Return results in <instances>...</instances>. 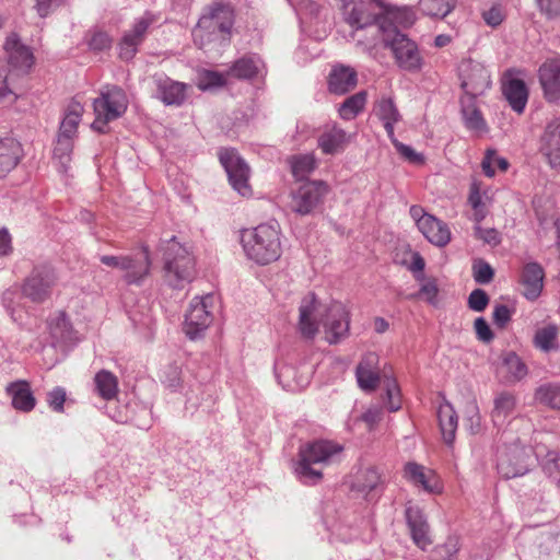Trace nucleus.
Wrapping results in <instances>:
<instances>
[{
	"label": "nucleus",
	"mask_w": 560,
	"mask_h": 560,
	"mask_svg": "<svg viewBox=\"0 0 560 560\" xmlns=\"http://www.w3.org/2000/svg\"><path fill=\"white\" fill-rule=\"evenodd\" d=\"M299 312V331L306 339H314L319 322L324 327L325 339L331 345L340 342L349 334L350 315L341 302L322 305L314 294H308L302 300Z\"/></svg>",
	"instance_id": "f257e3e1"
},
{
	"label": "nucleus",
	"mask_w": 560,
	"mask_h": 560,
	"mask_svg": "<svg viewBox=\"0 0 560 560\" xmlns=\"http://www.w3.org/2000/svg\"><path fill=\"white\" fill-rule=\"evenodd\" d=\"M241 243L246 257L258 265L273 262L282 253L277 224L264 223L242 231Z\"/></svg>",
	"instance_id": "f03ea898"
},
{
	"label": "nucleus",
	"mask_w": 560,
	"mask_h": 560,
	"mask_svg": "<svg viewBox=\"0 0 560 560\" xmlns=\"http://www.w3.org/2000/svg\"><path fill=\"white\" fill-rule=\"evenodd\" d=\"M164 261V280L175 289H182L195 276V260L188 249L173 236L161 243Z\"/></svg>",
	"instance_id": "7ed1b4c3"
},
{
	"label": "nucleus",
	"mask_w": 560,
	"mask_h": 560,
	"mask_svg": "<svg viewBox=\"0 0 560 560\" xmlns=\"http://www.w3.org/2000/svg\"><path fill=\"white\" fill-rule=\"evenodd\" d=\"M341 452L342 446L331 441L319 440L306 444L300 450L295 474L302 482L315 483L322 479L323 474L312 465L330 464Z\"/></svg>",
	"instance_id": "20e7f679"
},
{
	"label": "nucleus",
	"mask_w": 560,
	"mask_h": 560,
	"mask_svg": "<svg viewBox=\"0 0 560 560\" xmlns=\"http://www.w3.org/2000/svg\"><path fill=\"white\" fill-rule=\"evenodd\" d=\"M233 25V12L229 5L214 4L198 21L192 31L195 44L199 48L226 39Z\"/></svg>",
	"instance_id": "39448f33"
},
{
	"label": "nucleus",
	"mask_w": 560,
	"mask_h": 560,
	"mask_svg": "<svg viewBox=\"0 0 560 560\" xmlns=\"http://www.w3.org/2000/svg\"><path fill=\"white\" fill-rule=\"evenodd\" d=\"M127 107L128 98L122 89L115 85L103 89L93 102L95 119L91 128L102 133L106 132L107 124L121 117Z\"/></svg>",
	"instance_id": "423d86ee"
},
{
	"label": "nucleus",
	"mask_w": 560,
	"mask_h": 560,
	"mask_svg": "<svg viewBox=\"0 0 560 560\" xmlns=\"http://www.w3.org/2000/svg\"><path fill=\"white\" fill-rule=\"evenodd\" d=\"M381 28L383 30L382 40L384 46L392 50L397 66L410 72L420 70L422 58L417 44L405 34L399 31L389 30L384 24Z\"/></svg>",
	"instance_id": "0eeeda50"
},
{
	"label": "nucleus",
	"mask_w": 560,
	"mask_h": 560,
	"mask_svg": "<svg viewBox=\"0 0 560 560\" xmlns=\"http://www.w3.org/2000/svg\"><path fill=\"white\" fill-rule=\"evenodd\" d=\"M533 465V450L521 442L505 444L500 451L497 462L498 472L505 479L516 478L528 472Z\"/></svg>",
	"instance_id": "6e6552de"
},
{
	"label": "nucleus",
	"mask_w": 560,
	"mask_h": 560,
	"mask_svg": "<svg viewBox=\"0 0 560 560\" xmlns=\"http://www.w3.org/2000/svg\"><path fill=\"white\" fill-rule=\"evenodd\" d=\"M213 302L214 296L212 294L196 296L190 301L183 327L184 332L190 340L203 337L211 325Z\"/></svg>",
	"instance_id": "1a4fd4ad"
},
{
	"label": "nucleus",
	"mask_w": 560,
	"mask_h": 560,
	"mask_svg": "<svg viewBox=\"0 0 560 560\" xmlns=\"http://www.w3.org/2000/svg\"><path fill=\"white\" fill-rule=\"evenodd\" d=\"M219 159L223 165L232 187L242 196H250L252 188L248 184L249 167L238 153L233 149H222Z\"/></svg>",
	"instance_id": "9d476101"
},
{
	"label": "nucleus",
	"mask_w": 560,
	"mask_h": 560,
	"mask_svg": "<svg viewBox=\"0 0 560 560\" xmlns=\"http://www.w3.org/2000/svg\"><path fill=\"white\" fill-rule=\"evenodd\" d=\"M56 281L57 277L51 267H36L24 281L23 295L32 302L42 303L50 296Z\"/></svg>",
	"instance_id": "9b49d317"
},
{
	"label": "nucleus",
	"mask_w": 560,
	"mask_h": 560,
	"mask_svg": "<svg viewBox=\"0 0 560 560\" xmlns=\"http://www.w3.org/2000/svg\"><path fill=\"white\" fill-rule=\"evenodd\" d=\"M328 192V185L323 180L306 182L292 192L291 209L300 214L311 213Z\"/></svg>",
	"instance_id": "f8f14e48"
},
{
	"label": "nucleus",
	"mask_w": 560,
	"mask_h": 560,
	"mask_svg": "<svg viewBox=\"0 0 560 560\" xmlns=\"http://www.w3.org/2000/svg\"><path fill=\"white\" fill-rule=\"evenodd\" d=\"M459 73L462 88L466 93L465 96L477 97L483 94L491 84L488 70L478 61H463L459 67Z\"/></svg>",
	"instance_id": "ddd939ff"
},
{
	"label": "nucleus",
	"mask_w": 560,
	"mask_h": 560,
	"mask_svg": "<svg viewBox=\"0 0 560 560\" xmlns=\"http://www.w3.org/2000/svg\"><path fill=\"white\" fill-rule=\"evenodd\" d=\"M4 50L8 56V66L14 77L26 73L34 63V56L30 47L22 44L16 34H11L4 43Z\"/></svg>",
	"instance_id": "4468645a"
},
{
	"label": "nucleus",
	"mask_w": 560,
	"mask_h": 560,
	"mask_svg": "<svg viewBox=\"0 0 560 560\" xmlns=\"http://www.w3.org/2000/svg\"><path fill=\"white\" fill-rule=\"evenodd\" d=\"M155 22L152 13L145 12L136 20L132 27L125 33L119 43V57L130 60L138 51L139 45L144 40L148 28Z\"/></svg>",
	"instance_id": "2eb2a0df"
},
{
	"label": "nucleus",
	"mask_w": 560,
	"mask_h": 560,
	"mask_svg": "<svg viewBox=\"0 0 560 560\" xmlns=\"http://www.w3.org/2000/svg\"><path fill=\"white\" fill-rule=\"evenodd\" d=\"M538 79L545 100L560 105V58H550L538 69Z\"/></svg>",
	"instance_id": "dca6fc26"
},
{
	"label": "nucleus",
	"mask_w": 560,
	"mask_h": 560,
	"mask_svg": "<svg viewBox=\"0 0 560 560\" xmlns=\"http://www.w3.org/2000/svg\"><path fill=\"white\" fill-rule=\"evenodd\" d=\"M151 268L150 252L147 247L142 250L124 255L122 278L128 284H139L149 275Z\"/></svg>",
	"instance_id": "f3484780"
},
{
	"label": "nucleus",
	"mask_w": 560,
	"mask_h": 560,
	"mask_svg": "<svg viewBox=\"0 0 560 560\" xmlns=\"http://www.w3.org/2000/svg\"><path fill=\"white\" fill-rule=\"evenodd\" d=\"M380 18H382V13L372 12L369 3H353L350 10L348 5H345V19L357 31L372 28V35L380 36L377 34V20Z\"/></svg>",
	"instance_id": "a211bd4d"
},
{
	"label": "nucleus",
	"mask_w": 560,
	"mask_h": 560,
	"mask_svg": "<svg viewBox=\"0 0 560 560\" xmlns=\"http://www.w3.org/2000/svg\"><path fill=\"white\" fill-rule=\"evenodd\" d=\"M540 152L551 167L560 166V118L547 124L540 138Z\"/></svg>",
	"instance_id": "6ab92c4d"
},
{
	"label": "nucleus",
	"mask_w": 560,
	"mask_h": 560,
	"mask_svg": "<svg viewBox=\"0 0 560 560\" xmlns=\"http://www.w3.org/2000/svg\"><path fill=\"white\" fill-rule=\"evenodd\" d=\"M378 355L368 352L363 355L355 370V376L360 388L374 390L380 383Z\"/></svg>",
	"instance_id": "aec40b11"
},
{
	"label": "nucleus",
	"mask_w": 560,
	"mask_h": 560,
	"mask_svg": "<svg viewBox=\"0 0 560 560\" xmlns=\"http://www.w3.org/2000/svg\"><path fill=\"white\" fill-rule=\"evenodd\" d=\"M406 518L415 544L424 550L432 541L429 524L422 511L418 506L409 505L406 509Z\"/></svg>",
	"instance_id": "412c9836"
},
{
	"label": "nucleus",
	"mask_w": 560,
	"mask_h": 560,
	"mask_svg": "<svg viewBox=\"0 0 560 560\" xmlns=\"http://www.w3.org/2000/svg\"><path fill=\"white\" fill-rule=\"evenodd\" d=\"M405 476L409 481L422 487L423 490L428 492L438 493L441 491V483L436 474L422 465L407 463L405 466Z\"/></svg>",
	"instance_id": "4be33fe9"
},
{
	"label": "nucleus",
	"mask_w": 560,
	"mask_h": 560,
	"mask_svg": "<svg viewBox=\"0 0 560 560\" xmlns=\"http://www.w3.org/2000/svg\"><path fill=\"white\" fill-rule=\"evenodd\" d=\"M348 143L349 136L337 125L327 127L317 139L318 148L324 154L329 155L342 152Z\"/></svg>",
	"instance_id": "5701e85b"
},
{
	"label": "nucleus",
	"mask_w": 560,
	"mask_h": 560,
	"mask_svg": "<svg viewBox=\"0 0 560 560\" xmlns=\"http://www.w3.org/2000/svg\"><path fill=\"white\" fill-rule=\"evenodd\" d=\"M416 16L408 8H386L382 12V18L377 20V34L383 37V24L389 30L398 31V27H409L415 23Z\"/></svg>",
	"instance_id": "b1692460"
},
{
	"label": "nucleus",
	"mask_w": 560,
	"mask_h": 560,
	"mask_svg": "<svg viewBox=\"0 0 560 560\" xmlns=\"http://www.w3.org/2000/svg\"><path fill=\"white\" fill-rule=\"evenodd\" d=\"M158 97L167 106H179L186 98L187 85L166 77L155 79Z\"/></svg>",
	"instance_id": "393cba45"
},
{
	"label": "nucleus",
	"mask_w": 560,
	"mask_h": 560,
	"mask_svg": "<svg viewBox=\"0 0 560 560\" xmlns=\"http://www.w3.org/2000/svg\"><path fill=\"white\" fill-rule=\"evenodd\" d=\"M419 231L433 245L446 246L451 241V231L446 223L435 217H425L420 220Z\"/></svg>",
	"instance_id": "a878e982"
},
{
	"label": "nucleus",
	"mask_w": 560,
	"mask_h": 560,
	"mask_svg": "<svg viewBox=\"0 0 560 560\" xmlns=\"http://www.w3.org/2000/svg\"><path fill=\"white\" fill-rule=\"evenodd\" d=\"M357 72L350 67H334L328 77V90L330 93L342 95L357 85Z\"/></svg>",
	"instance_id": "bb28decb"
},
{
	"label": "nucleus",
	"mask_w": 560,
	"mask_h": 560,
	"mask_svg": "<svg viewBox=\"0 0 560 560\" xmlns=\"http://www.w3.org/2000/svg\"><path fill=\"white\" fill-rule=\"evenodd\" d=\"M517 406L514 394L510 392H500L493 399V408L491 410V420L498 428L504 425L513 416Z\"/></svg>",
	"instance_id": "cd10ccee"
},
{
	"label": "nucleus",
	"mask_w": 560,
	"mask_h": 560,
	"mask_svg": "<svg viewBox=\"0 0 560 560\" xmlns=\"http://www.w3.org/2000/svg\"><path fill=\"white\" fill-rule=\"evenodd\" d=\"M23 148L12 138L0 140V178L16 167L23 158Z\"/></svg>",
	"instance_id": "c85d7f7f"
},
{
	"label": "nucleus",
	"mask_w": 560,
	"mask_h": 560,
	"mask_svg": "<svg viewBox=\"0 0 560 560\" xmlns=\"http://www.w3.org/2000/svg\"><path fill=\"white\" fill-rule=\"evenodd\" d=\"M544 270L536 264H527L522 273L523 293L526 299L535 300L539 296L544 287Z\"/></svg>",
	"instance_id": "c756f323"
},
{
	"label": "nucleus",
	"mask_w": 560,
	"mask_h": 560,
	"mask_svg": "<svg viewBox=\"0 0 560 560\" xmlns=\"http://www.w3.org/2000/svg\"><path fill=\"white\" fill-rule=\"evenodd\" d=\"M503 94L513 110L522 114L528 101V90L521 79H509L503 83Z\"/></svg>",
	"instance_id": "7c9ffc66"
},
{
	"label": "nucleus",
	"mask_w": 560,
	"mask_h": 560,
	"mask_svg": "<svg viewBox=\"0 0 560 560\" xmlns=\"http://www.w3.org/2000/svg\"><path fill=\"white\" fill-rule=\"evenodd\" d=\"M374 113L383 122L388 138L395 137L394 126L401 119V115L394 101L389 97H382L375 103Z\"/></svg>",
	"instance_id": "2f4dec72"
},
{
	"label": "nucleus",
	"mask_w": 560,
	"mask_h": 560,
	"mask_svg": "<svg viewBox=\"0 0 560 560\" xmlns=\"http://www.w3.org/2000/svg\"><path fill=\"white\" fill-rule=\"evenodd\" d=\"M439 425L442 438L447 445H452L455 440L458 418L456 411L450 402H443L438 410Z\"/></svg>",
	"instance_id": "473e14b6"
},
{
	"label": "nucleus",
	"mask_w": 560,
	"mask_h": 560,
	"mask_svg": "<svg viewBox=\"0 0 560 560\" xmlns=\"http://www.w3.org/2000/svg\"><path fill=\"white\" fill-rule=\"evenodd\" d=\"M475 98L476 97L464 96L460 100L462 116L467 129L481 133L487 130V125L481 115V112L476 105Z\"/></svg>",
	"instance_id": "72a5a7b5"
},
{
	"label": "nucleus",
	"mask_w": 560,
	"mask_h": 560,
	"mask_svg": "<svg viewBox=\"0 0 560 560\" xmlns=\"http://www.w3.org/2000/svg\"><path fill=\"white\" fill-rule=\"evenodd\" d=\"M83 113V105L80 102L72 100L65 110L58 135L75 139Z\"/></svg>",
	"instance_id": "f704fd0d"
},
{
	"label": "nucleus",
	"mask_w": 560,
	"mask_h": 560,
	"mask_svg": "<svg viewBox=\"0 0 560 560\" xmlns=\"http://www.w3.org/2000/svg\"><path fill=\"white\" fill-rule=\"evenodd\" d=\"M527 372V366L516 353L508 352L503 355L500 373L506 383H515L523 380Z\"/></svg>",
	"instance_id": "c9c22d12"
},
{
	"label": "nucleus",
	"mask_w": 560,
	"mask_h": 560,
	"mask_svg": "<svg viewBox=\"0 0 560 560\" xmlns=\"http://www.w3.org/2000/svg\"><path fill=\"white\" fill-rule=\"evenodd\" d=\"M381 483V472L376 467L360 468L353 478L351 489L360 493H369Z\"/></svg>",
	"instance_id": "e433bc0d"
},
{
	"label": "nucleus",
	"mask_w": 560,
	"mask_h": 560,
	"mask_svg": "<svg viewBox=\"0 0 560 560\" xmlns=\"http://www.w3.org/2000/svg\"><path fill=\"white\" fill-rule=\"evenodd\" d=\"M8 392L12 396V405L15 409L28 412L35 407V398L26 382L20 381L10 384Z\"/></svg>",
	"instance_id": "4c0bfd02"
},
{
	"label": "nucleus",
	"mask_w": 560,
	"mask_h": 560,
	"mask_svg": "<svg viewBox=\"0 0 560 560\" xmlns=\"http://www.w3.org/2000/svg\"><path fill=\"white\" fill-rule=\"evenodd\" d=\"M94 392L104 400H112L118 394V380L107 370H101L94 376Z\"/></svg>",
	"instance_id": "58836bf2"
},
{
	"label": "nucleus",
	"mask_w": 560,
	"mask_h": 560,
	"mask_svg": "<svg viewBox=\"0 0 560 560\" xmlns=\"http://www.w3.org/2000/svg\"><path fill=\"white\" fill-rule=\"evenodd\" d=\"M292 175L298 180L307 178L316 168L317 160L313 153L294 154L288 159Z\"/></svg>",
	"instance_id": "ea45409f"
},
{
	"label": "nucleus",
	"mask_w": 560,
	"mask_h": 560,
	"mask_svg": "<svg viewBox=\"0 0 560 560\" xmlns=\"http://www.w3.org/2000/svg\"><path fill=\"white\" fill-rule=\"evenodd\" d=\"M415 279L420 282V289L418 292L408 294L406 299L408 300H424L427 303L431 305H438L439 300V287L438 280L435 278H427L424 273H418L415 276Z\"/></svg>",
	"instance_id": "a19ab883"
},
{
	"label": "nucleus",
	"mask_w": 560,
	"mask_h": 560,
	"mask_svg": "<svg viewBox=\"0 0 560 560\" xmlns=\"http://www.w3.org/2000/svg\"><path fill=\"white\" fill-rule=\"evenodd\" d=\"M262 68L264 63L260 58L253 55L236 60L231 67L230 73L238 79H252L257 75Z\"/></svg>",
	"instance_id": "79ce46f5"
},
{
	"label": "nucleus",
	"mask_w": 560,
	"mask_h": 560,
	"mask_svg": "<svg viewBox=\"0 0 560 560\" xmlns=\"http://www.w3.org/2000/svg\"><path fill=\"white\" fill-rule=\"evenodd\" d=\"M48 328L56 342H66L71 340L72 326L65 312H59L52 316L48 323Z\"/></svg>",
	"instance_id": "37998d69"
},
{
	"label": "nucleus",
	"mask_w": 560,
	"mask_h": 560,
	"mask_svg": "<svg viewBox=\"0 0 560 560\" xmlns=\"http://www.w3.org/2000/svg\"><path fill=\"white\" fill-rule=\"evenodd\" d=\"M366 96V92L360 91L347 97L338 109L340 118L343 120L354 119L364 109Z\"/></svg>",
	"instance_id": "c03bdc74"
},
{
	"label": "nucleus",
	"mask_w": 560,
	"mask_h": 560,
	"mask_svg": "<svg viewBox=\"0 0 560 560\" xmlns=\"http://www.w3.org/2000/svg\"><path fill=\"white\" fill-rule=\"evenodd\" d=\"M14 80V73L10 72L3 61H0V105H10L16 100Z\"/></svg>",
	"instance_id": "a18cd8bd"
},
{
	"label": "nucleus",
	"mask_w": 560,
	"mask_h": 560,
	"mask_svg": "<svg viewBox=\"0 0 560 560\" xmlns=\"http://www.w3.org/2000/svg\"><path fill=\"white\" fill-rule=\"evenodd\" d=\"M420 10L433 18L444 19L456 7V0H419Z\"/></svg>",
	"instance_id": "49530a36"
},
{
	"label": "nucleus",
	"mask_w": 560,
	"mask_h": 560,
	"mask_svg": "<svg viewBox=\"0 0 560 560\" xmlns=\"http://www.w3.org/2000/svg\"><path fill=\"white\" fill-rule=\"evenodd\" d=\"M558 328L555 325H547L539 328L534 337L535 346L542 351H550L557 348Z\"/></svg>",
	"instance_id": "de8ad7c7"
},
{
	"label": "nucleus",
	"mask_w": 560,
	"mask_h": 560,
	"mask_svg": "<svg viewBox=\"0 0 560 560\" xmlns=\"http://www.w3.org/2000/svg\"><path fill=\"white\" fill-rule=\"evenodd\" d=\"M541 469L545 475L557 485L560 483V454L556 451H548L540 459Z\"/></svg>",
	"instance_id": "09e8293b"
},
{
	"label": "nucleus",
	"mask_w": 560,
	"mask_h": 560,
	"mask_svg": "<svg viewBox=\"0 0 560 560\" xmlns=\"http://www.w3.org/2000/svg\"><path fill=\"white\" fill-rule=\"evenodd\" d=\"M74 139L65 136H57L56 145L54 149V156L57 159L62 166L63 171H67V167L70 163V155L73 150Z\"/></svg>",
	"instance_id": "8fccbe9b"
},
{
	"label": "nucleus",
	"mask_w": 560,
	"mask_h": 560,
	"mask_svg": "<svg viewBox=\"0 0 560 560\" xmlns=\"http://www.w3.org/2000/svg\"><path fill=\"white\" fill-rule=\"evenodd\" d=\"M384 387L386 393V408L390 412L399 410L401 407V396L396 380L386 377L384 380Z\"/></svg>",
	"instance_id": "3c124183"
},
{
	"label": "nucleus",
	"mask_w": 560,
	"mask_h": 560,
	"mask_svg": "<svg viewBox=\"0 0 560 560\" xmlns=\"http://www.w3.org/2000/svg\"><path fill=\"white\" fill-rule=\"evenodd\" d=\"M509 163L505 159L499 156L495 151L488 150L486 156L482 160L481 167L483 173L488 177H492L495 174V168L506 171Z\"/></svg>",
	"instance_id": "603ef678"
},
{
	"label": "nucleus",
	"mask_w": 560,
	"mask_h": 560,
	"mask_svg": "<svg viewBox=\"0 0 560 560\" xmlns=\"http://www.w3.org/2000/svg\"><path fill=\"white\" fill-rule=\"evenodd\" d=\"M468 202L474 210V220L477 223H480L486 218L487 211H486L485 202L482 200L481 192L476 183H474L470 186Z\"/></svg>",
	"instance_id": "864d4df0"
},
{
	"label": "nucleus",
	"mask_w": 560,
	"mask_h": 560,
	"mask_svg": "<svg viewBox=\"0 0 560 560\" xmlns=\"http://www.w3.org/2000/svg\"><path fill=\"white\" fill-rule=\"evenodd\" d=\"M537 399L551 408L560 409V386L547 385L539 387Z\"/></svg>",
	"instance_id": "5fc2aeb1"
},
{
	"label": "nucleus",
	"mask_w": 560,
	"mask_h": 560,
	"mask_svg": "<svg viewBox=\"0 0 560 560\" xmlns=\"http://www.w3.org/2000/svg\"><path fill=\"white\" fill-rule=\"evenodd\" d=\"M457 551V540L455 538H448L444 544L436 546L432 550L430 560H451Z\"/></svg>",
	"instance_id": "6e6d98bb"
},
{
	"label": "nucleus",
	"mask_w": 560,
	"mask_h": 560,
	"mask_svg": "<svg viewBox=\"0 0 560 560\" xmlns=\"http://www.w3.org/2000/svg\"><path fill=\"white\" fill-rule=\"evenodd\" d=\"M397 152L409 163L415 165H422L424 163L423 154L415 151L410 145L404 144L395 137L389 138Z\"/></svg>",
	"instance_id": "4d7b16f0"
},
{
	"label": "nucleus",
	"mask_w": 560,
	"mask_h": 560,
	"mask_svg": "<svg viewBox=\"0 0 560 560\" xmlns=\"http://www.w3.org/2000/svg\"><path fill=\"white\" fill-rule=\"evenodd\" d=\"M465 421L468 430L476 434L481 429V417L479 412V408L475 401L467 404L465 410Z\"/></svg>",
	"instance_id": "13d9d810"
},
{
	"label": "nucleus",
	"mask_w": 560,
	"mask_h": 560,
	"mask_svg": "<svg viewBox=\"0 0 560 560\" xmlns=\"http://www.w3.org/2000/svg\"><path fill=\"white\" fill-rule=\"evenodd\" d=\"M493 275L494 272L492 267L483 260H478L472 266L474 279L479 284H487L491 282Z\"/></svg>",
	"instance_id": "bf43d9fd"
},
{
	"label": "nucleus",
	"mask_w": 560,
	"mask_h": 560,
	"mask_svg": "<svg viewBox=\"0 0 560 560\" xmlns=\"http://www.w3.org/2000/svg\"><path fill=\"white\" fill-rule=\"evenodd\" d=\"M86 40L90 49L94 51H102L110 48L113 42L108 34L102 31L92 32Z\"/></svg>",
	"instance_id": "052dcab7"
},
{
	"label": "nucleus",
	"mask_w": 560,
	"mask_h": 560,
	"mask_svg": "<svg viewBox=\"0 0 560 560\" xmlns=\"http://www.w3.org/2000/svg\"><path fill=\"white\" fill-rule=\"evenodd\" d=\"M225 84V77L222 73L215 71H205L200 77L199 88L201 90H208L211 88H218Z\"/></svg>",
	"instance_id": "680f3d73"
},
{
	"label": "nucleus",
	"mask_w": 560,
	"mask_h": 560,
	"mask_svg": "<svg viewBox=\"0 0 560 560\" xmlns=\"http://www.w3.org/2000/svg\"><path fill=\"white\" fill-rule=\"evenodd\" d=\"M474 235L490 246H497L501 242L500 234L495 229H482L479 223L474 229Z\"/></svg>",
	"instance_id": "e2e57ef3"
},
{
	"label": "nucleus",
	"mask_w": 560,
	"mask_h": 560,
	"mask_svg": "<svg viewBox=\"0 0 560 560\" xmlns=\"http://www.w3.org/2000/svg\"><path fill=\"white\" fill-rule=\"evenodd\" d=\"M536 4L548 20L560 18V0H536Z\"/></svg>",
	"instance_id": "0e129e2a"
},
{
	"label": "nucleus",
	"mask_w": 560,
	"mask_h": 560,
	"mask_svg": "<svg viewBox=\"0 0 560 560\" xmlns=\"http://www.w3.org/2000/svg\"><path fill=\"white\" fill-rule=\"evenodd\" d=\"M489 303L488 294L481 289H475L468 298V306L475 312H482Z\"/></svg>",
	"instance_id": "69168bd1"
},
{
	"label": "nucleus",
	"mask_w": 560,
	"mask_h": 560,
	"mask_svg": "<svg viewBox=\"0 0 560 560\" xmlns=\"http://www.w3.org/2000/svg\"><path fill=\"white\" fill-rule=\"evenodd\" d=\"M482 19L491 27L499 26L505 19L504 10L501 5H492L482 12Z\"/></svg>",
	"instance_id": "338daca9"
},
{
	"label": "nucleus",
	"mask_w": 560,
	"mask_h": 560,
	"mask_svg": "<svg viewBox=\"0 0 560 560\" xmlns=\"http://www.w3.org/2000/svg\"><path fill=\"white\" fill-rule=\"evenodd\" d=\"M66 401V392L61 387H56L47 395V402L50 408L57 412L63 410V404Z\"/></svg>",
	"instance_id": "774afa93"
}]
</instances>
